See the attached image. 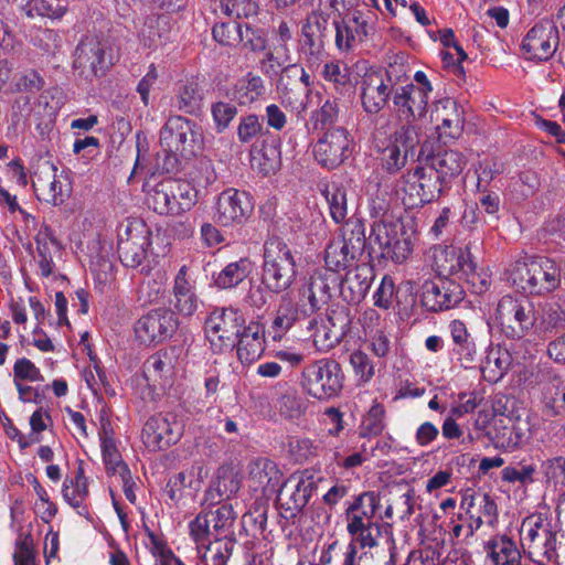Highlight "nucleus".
Here are the masks:
<instances>
[{"mask_svg": "<svg viewBox=\"0 0 565 565\" xmlns=\"http://www.w3.org/2000/svg\"><path fill=\"white\" fill-rule=\"evenodd\" d=\"M420 142V129L399 116H388L374 131L375 149L384 171L395 174L407 163Z\"/></svg>", "mask_w": 565, "mask_h": 565, "instance_id": "f257e3e1", "label": "nucleus"}, {"mask_svg": "<svg viewBox=\"0 0 565 565\" xmlns=\"http://www.w3.org/2000/svg\"><path fill=\"white\" fill-rule=\"evenodd\" d=\"M329 287L320 276L310 277L307 285L299 289V299L284 295L275 310L268 328L273 341L278 342L301 319L312 315L320 308V302L327 298Z\"/></svg>", "mask_w": 565, "mask_h": 565, "instance_id": "f03ea898", "label": "nucleus"}, {"mask_svg": "<svg viewBox=\"0 0 565 565\" xmlns=\"http://www.w3.org/2000/svg\"><path fill=\"white\" fill-rule=\"evenodd\" d=\"M558 529L552 519L542 513L526 516L520 526L523 553L537 565L558 563Z\"/></svg>", "mask_w": 565, "mask_h": 565, "instance_id": "7ed1b4c3", "label": "nucleus"}, {"mask_svg": "<svg viewBox=\"0 0 565 565\" xmlns=\"http://www.w3.org/2000/svg\"><path fill=\"white\" fill-rule=\"evenodd\" d=\"M370 239L377 245L381 256L396 265H402L413 254L418 241L414 222L379 220L372 225Z\"/></svg>", "mask_w": 565, "mask_h": 565, "instance_id": "20e7f679", "label": "nucleus"}, {"mask_svg": "<svg viewBox=\"0 0 565 565\" xmlns=\"http://www.w3.org/2000/svg\"><path fill=\"white\" fill-rule=\"evenodd\" d=\"M509 282L523 294L546 295L561 284V270L550 258L515 262L508 271Z\"/></svg>", "mask_w": 565, "mask_h": 565, "instance_id": "39448f33", "label": "nucleus"}, {"mask_svg": "<svg viewBox=\"0 0 565 565\" xmlns=\"http://www.w3.org/2000/svg\"><path fill=\"white\" fill-rule=\"evenodd\" d=\"M262 279L275 294L287 290L295 281L297 264L289 245L280 237H270L264 244Z\"/></svg>", "mask_w": 565, "mask_h": 565, "instance_id": "423d86ee", "label": "nucleus"}, {"mask_svg": "<svg viewBox=\"0 0 565 565\" xmlns=\"http://www.w3.org/2000/svg\"><path fill=\"white\" fill-rule=\"evenodd\" d=\"M537 312L532 300L523 296H502L495 307L494 320L510 339H522L535 328Z\"/></svg>", "mask_w": 565, "mask_h": 565, "instance_id": "0eeeda50", "label": "nucleus"}, {"mask_svg": "<svg viewBox=\"0 0 565 565\" xmlns=\"http://www.w3.org/2000/svg\"><path fill=\"white\" fill-rule=\"evenodd\" d=\"M199 200V190L186 180H163L147 195V204L160 215H181L190 211Z\"/></svg>", "mask_w": 565, "mask_h": 565, "instance_id": "6e6552de", "label": "nucleus"}, {"mask_svg": "<svg viewBox=\"0 0 565 565\" xmlns=\"http://www.w3.org/2000/svg\"><path fill=\"white\" fill-rule=\"evenodd\" d=\"M444 188L435 171L425 162H420L401 177L397 193L407 209H415L436 201Z\"/></svg>", "mask_w": 565, "mask_h": 565, "instance_id": "1a4fd4ad", "label": "nucleus"}, {"mask_svg": "<svg viewBox=\"0 0 565 565\" xmlns=\"http://www.w3.org/2000/svg\"><path fill=\"white\" fill-rule=\"evenodd\" d=\"M380 497L373 491H367L355 497L345 510L347 531L354 535L355 541L362 543L380 541L382 525L374 520L375 513L381 507Z\"/></svg>", "mask_w": 565, "mask_h": 565, "instance_id": "9d476101", "label": "nucleus"}, {"mask_svg": "<svg viewBox=\"0 0 565 565\" xmlns=\"http://www.w3.org/2000/svg\"><path fill=\"white\" fill-rule=\"evenodd\" d=\"M343 379L338 362L330 359H320L303 369L300 384L311 397L327 401L340 394L343 388Z\"/></svg>", "mask_w": 565, "mask_h": 565, "instance_id": "9b49d317", "label": "nucleus"}, {"mask_svg": "<svg viewBox=\"0 0 565 565\" xmlns=\"http://www.w3.org/2000/svg\"><path fill=\"white\" fill-rule=\"evenodd\" d=\"M160 143L169 153L192 156L201 148L202 131L195 122L174 116L161 129Z\"/></svg>", "mask_w": 565, "mask_h": 565, "instance_id": "f8f14e48", "label": "nucleus"}, {"mask_svg": "<svg viewBox=\"0 0 565 565\" xmlns=\"http://www.w3.org/2000/svg\"><path fill=\"white\" fill-rule=\"evenodd\" d=\"M244 327L243 316L235 309L214 310L205 320V335L215 352L233 349Z\"/></svg>", "mask_w": 565, "mask_h": 565, "instance_id": "ddd939ff", "label": "nucleus"}, {"mask_svg": "<svg viewBox=\"0 0 565 565\" xmlns=\"http://www.w3.org/2000/svg\"><path fill=\"white\" fill-rule=\"evenodd\" d=\"M375 14L370 9H354L340 22H335V45L340 52H349L369 39L375 30Z\"/></svg>", "mask_w": 565, "mask_h": 565, "instance_id": "4468645a", "label": "nucleus"}, {"mask_svg": "<svg viewBox=\"0 0 565 565\" xmlns=\"http://www.w3.org/2000/svg\"><path fill=\"white\" fill-rule=\"evenodd\" d=\"M249 195L233 188L221 192L213 206V221L223 227H235L244 224L253 212Z\"/></svg>", "mask_w": 565, "mask_h": 565, "instance_id": "2eb2a0df", "label": "nucleus"}, {"mask_svg": "<svg viewBox=\"0 0 565 565\" xmlns=\"http://www.w3.org/2000/svg\"><path fill=\"white\" fill-rule=\"evenodd\" d=\"M33 189L39 200L60 206L71 196L72 182L66 173H58L54 164L46 162L35 172Z\"/></svg>", "mask_w": 565, "mask_h": 565, "instance_id": "dca6fc26", "label": "nucleus"}, {"mask_svg": "<svg viewBox=\"0 0 565 565\" xmlns=\"http://www.w3.org/2000/svg\"><path fill=\"white\" fill-rule=\"evenodd\" d=\"M352 152L350 132L342 127L328 129L315 143L313 156L317 162L328 169L343 163Z\"/></svg>", "mask_w": 565, "mask_h": 565, "instance_id": "f3484780", "label": "nucleus"}, {"mask_svg": "<svg viewBox=\"0 0 565 565\" xmlns=\"http://www.w3.org/2000/svg\"><path fill=\"white\" fill-rule=\"evenodd\" d=\"M319 481L320 478L310 470L295 473L287 479L280 489L278 501L289 516H296L308 504Z\"/></svg>", "mask_w": 565, "mask_h": 565, "instance_id": "a211bd4d", "label": "nucleus"}, {"mask_svg": "<svg viewBox=\"0 0 565 565\" xmlns=\"http://www.w3.org/2000/svg\"><path fill=\"white\" fill-rule=\"evenodd\" d=\"M172 311L156 309L140 317L135 324L136 339L146 345L159 344L172 337L177 330Z\"/></svg>", "mask_w": 565, "mask_h": 565, "instance_id": "6ab92c4d", "label": "nucleus"}, {"mask_svg": "<svg viewBox=\"0 0 565 565\" xmlns=\"http://www.w3.org/2000/svg\"><path fill=\"white\" fill-rule=\"evenodd\" d=\"M182 436V425L172 414H156L143 425L141 438L150 450H160L178 443Z\"/></svg>", "mask_w": 565, "mask_h": 565, "instance_id": "aec40b11", "label": "nucleus"}, {"mask_svg": "<svg viewBox=\"0 0 565 565\" xmlns=\"http://www.w3.org/2000/svg\"><path fill=\"white\" fill-rule=\"evenodd\" d=\"M558 45V30L550 20L535 23L523 38L522 51L527 60L547 61Z\"/></svg>", "mask_w": 565, "mask_h": 565, "instance_id": "412c9836", "label": "nucleus"}, {"mask_svg": "<svg viewBox=\"0 0 565 565\" xmlns=\"http://www.w3.org/2000/svg\"><path fill=\"white\" fill-rule=\"evenodd\" d=\"M460 508L470 520L466 530V537L472 536L483 523L494 525L498 521V505L489 493L467 490L462 494Z\"/></svg>", "mask_w": 565, "mask_h": 565, "instance_id": "4be33fe9", "label": "nucleus"}, {"mask_svg": "<svg viewBox=\"0 0 565 565\" xmlns=\"http://www.w3.org/2000/svg\"><path fill=\"white\" fill-rule=\"evenodd\" d=\"M125 236H120L118 252L122 263L129 267H136L146 258L148 248L151 245L150 232L142 222L130 223Z\"/></svg>", "mask_w": 565, "mask_h": 565, "instance_id": "5701e85b", "label": "nucleus"}, {"mask_svg": "<svg viewBox=\"0 0 565 565\" xmlns=\"http://www.w3.org/2000/svg\"><path fill=\"white\" fill-rule=\"evenodd\" d=\"M431 120L436 125L439 139H458L463 130L465 117L460 106L450 98H445L435 104L431 111Z\"/></svg>", "mask_w": 565, "mask_h": 565, "instance_id": "b1692460", "label": "nucleus"}, {"mask_svg": "<svg viewBox=\"0 0 565 565\" xmlns=\"http://www.w3.org/2000/svg\"><path fill=\"white\" fill-rule=\"evenodd\" d=\"M471 253L468 248L436 245L431 248V266L439 276H457L470 269Z\"/></svg>", "mask_w": 565, "mask_h": 565, "instance_id": "393cba45", "label": "nucleus"}, {"mask_svg": "<svg viewBox=\"0 0 565 565\" xmlns=\"http://www.w3.org/2000/svg\"><path fill=\"white\" fill-rule=\"evenodd\" d=\"M428 95L416 88L414 84H407L396 88L393 93L395 113L390 116H399L403 121H413L425 116L428 105Z\"/></svg>", "mask_w": 565, "mask_h": 565, "instance_id": "a878e982", "label": "nucleus"}, {"mask_svg": "<svg viewBox=\"0 0 565 565\" xmlns=\"http://www.w3.org/2000/svg\"><path fill=\"white\" fill-rule=\"evenodd\" d=\"M462 287L451 279L429 281L424 286L423 303L431 311L447 310L456 307L463 299Z\"/></svg>", "mask_w": 565, "mask_h": 565, "instance_id": "bb28decb", "label": "nucleus"}, {"mask_svg": "<svg viewBox=\"0 0 565 565\" xmlns=\"http://www.w3.org/2000/svg\"><path fill=\"white\" fill-rule=\"evenodd\" d=\"M388 86L385 75L376 70L370 68L361 81V103L369 114H377L386 105L388 98Z\"/></svg>", "mask_w": 565, "mask_h": 565, "instance_id": "cd10ccee", "label": "nucleus"}, {"mask_svg": "<svg viewBox=\"0 0 565 565\" xmlns=\"http://www.w3.org/2000/svg\"><path fill=\"white\" fill-rule=\"evenodd\" d=\"M206 477L207 469L201 463H194L169 480L167 493L175 502L185 497L194 498L201 490Z\"/></svg>", "mask_w": 565, "mask_h": 565, "instance_id": "c85d7f7f", "label": "nucleus"}, {"mask_svg": "<svg viewBox=\"0 0 565 565\" xmlns=\"http://www.w3.org/2000/svg\"><path fill=\"white\" fill-rule=\"evenodd\" d=\"M424 162L435 171V175L446 186L462 172L467 159L462 152L449 149L433 153Z\"/></svg>", "mask_w": 565, "mask_h": 565, "instance_id": "c756f323", "label": "nucleus"}, {"mask_svg": "<svg viewBox=\"0 0 565 565\" xmlns=\"http://www.w3.org/2000/svg\"><path fill=\"white\" fill-rule=\"evenodd\" d=\"M280 479L281 472L278 466L268 458H256L248 465V480L255 491L275 492Z\"/></svg>", "mask_w": 565, "mask_h": 565, "instance_id": "7c9ffc66", "label": "nucleus"}, {"mask_svg": "<svg viewBox=\"0 0 565 565\" xmlns=\"http://www.w3.org/2000/svg\"><path fill=\"white\" fill-rule=\"evenodd\" d=\"M264 332L263 326L257 322L243 327L235 343L242 363L250 364L260 358L265 350Z\"/></svg>", "mask_w": 565, "mask_h": 565, "instance_id": "2f4dec72", "label": "nucleus"}, {"mask_svg": "<svg viewBox=\"0 0 565 565\" xmlns=\"http://www.w3.org/2000/svg\"><path fill=\"white\" fill-rule=\"evenodd\" d=\"M448 330L454 343L452 351L465 367H470L478 359V351L466 323L452 320L448 324Z\"/></svg>", "mask_w": 565, "mask_h": 565, "instance_id": "473e14b6", "label": "nucleus"}, {"mask_svg": "<svg viewBox=\"0 0 565 565\" xmlns=\"http://www.w3.org/2000/svg\"><path fill=\"white\" fill-rule=\"evenodd\" d=\"M88 483L84 468L78 465L72 476H66L62 486V495L66 503L75 509L78 514L87 512L85 502L88 498Z\"/></svg>", "mask_w": 565, "mask_h": 565, "instance_id": "72a5a7b5", "label": "nucleus"}, {"mask_svg": "<svg viewBox=\"0 0 565 565\" xmlns=\"http://www.w3.org/2000/svg\"><path fill=\"white\" fill-rule=\"evenodd\" d=\"M484 550L493 565H516L521 559V552L515 542L504 534L491 537Z\"/></svg>", "mask_w": 565, "mask_h": 565, "instance_id": "f704fd0d", "label": "nucleus"}, {"mask_svg": "<svg viewBox=\"0 0 565 565\" xmlns=\"http://www.w3.org/2000/svg\"><path fill=\"white\" fill-rule=\"evenodd\" d=\"M511 363L512 356L507 349L490 347L480 366L482 377L489 383H497L508 372Z\"/></svg>", "mask_w": 565, "mask_h": 565, "instance_id": "c9c22d12", "label": "nucleus"}, {"mask_svg": "<svg viewBox=\"0 0 565 565\" xmlns=\"http://www.w3.org/2000/svg\"><path fill=\"white\" fill-rule=\"evenodd\" d=\"M170 32V21L166 15H150L146 19L139 32L141 44L148 49H157L167 40Z\"/></svg>", "mask_w": 565, "mask_h": 565, "instance_id": "e433bc0d", "label": "nucleus"}, {"mask_svg": "<svg viewBox=\"0 0 565 565\" xmlns=\"http://www.w3.org/2000/svg\"><path fill=\"white\" fill-rule=\"evenodd\" d=\"M175 308L184 316H191L198 308L193 286L188 279V267L183 265L174 279Z\"/></svg>", "mask_w": 565, "mask_h": 565, "instance_id": "4c0bfd02", "label": "nucleus"}, {"mask_svg": "<svg viewBox=\"0 0 565 565\" xmlns=\"http://www.w3.org/2000/svg\"><path fill=\"white\" fill-rule=\"evenodd\" d=\"M319 74L321 78L329 83L338 93H343L351 87V68L341 60H326Z\"/></svg>", "mask_w": 565, "mask_h": 565, "instance_id": "58836bf2", "label": "nucleus"}, {"mask_svg": "<svg viewBox=\"0 0 565 565\" xmlns=\"http://www.w3.org/2000/svg\"><path fill=\"white\" fill-rule=\"evenodd\" d=\"M252 271V262L246 258L227 264L215 277L214 284L222 289L234 288L239 285Z\"/></svg>", "mask_w": 565, "mask_h": 565, "instance_id": "ea45409f", "label": "nucleus"}, {"mask_svg": "<svg viewBox=\"0 0 565 565\" xmlns=\"http://www.w3.org/2000/svg\"><path fill=\"white\" fill-rule=\"evenodd\" d=\"M75 67H89L98 76L105 65V54L102 45L96 41L82 43L76 49Z\"/></svg>", "mask_w": 565, "mask_h": 565, "instance_id": "a19ab883", "label": "nucleus"}, {"mask_svg": "<svg viewBox=\"0 0 565 565\" xmlns=\"http://www.w3.org/2000/svg\"><path fill=\"white\" fill-rule=\"evenodd\" d=\"M264 92L265 85L262 77L247 73L236 82L232 96L239 105H249L257 100Z\"/></svg>", "mask_w": 565, "mask_h": 565, "instance_id": "79ce46f5", "label": "nucleus"}, {"mask_svg": "<svg viewBox=\"0 0 565 565\" xmlns=\"http://www.w3.org/2000/svg\"><path fill=\"white\" fill-rule=\"evenodd\" d=\"M541 186L540 177L535 171H523L511 179L508 195L516 203L533 196Z\"/></svg>", "mask_w": 565, "mask_h": 565, "instance_id": "37998d69", "label": "nucleus"}, {"mask_svg": "<svg viewBox=\"0 0 565 565\" xmlns=\"http://www.w3.org/2000/svg\"><path fill=\"white\" fill-rule=\"evenodd\" d=\"M345 323L337 324L333 317H328L313 334V342L321 351L334 348L343 338Z\"/></svg>", "mask_w": 565, "mask_h": 565, "instance_id": "c03bdc74", "label": "nucleus"}, {"mask_svg": "<svg viewBox=\"0 0 565 565\" xmlns=\"http://www.w3.org/2000/svg\"><path fill=\"white\" fill-rule=\"evenodd\" d=\"M355 253L353 249L348 247V245L343 241H332L327 249L324 255V262L328 269L339 273L348 268L350 263L355 258Z\"/></svg>", "mask_w": 565, "mask_h": 565, "instance_id": "a18cd8bd", "label": "nucleus"}, {"mask_svg": "<svg viewBox=\"0 0 565 565\" xmlns=\"http://www.w3.org/2000/svg\"><path fill=\"white\" fill-rule=\"evenodd\" d=\"M324 198L329 205V212L335 223H342L348 215L347 189L338 184H329L324 190Z\"/></svg>", "mask_w": 565, "mask_h": 565, "instance_id": "49530a36", "label": "nucleus"}, {"mask_svg": "<svg viewBox=\"0 0 565 565\" xmlns=\"http://www.w3.org/2000/svg\"><path fill=\"white\" fill-rule=\"evenodd\" d=\"M146 373L153 381H168L173 372V358L168 351H159L146 361Z\"/></svg>", "mask_w": 565, "mask_h": 565, "instance_id": "de8ad7c7", "label": "nucleus"}, {"mask_svg": "<svg viewBox=\"0 0 565 565\" xmlns=\"http://www.w3.org/2000/svg\"><path fill=\"white\" fill-rule=\"evenodd\" d=\"M102 452L103 460L108 473L114 476L118 473H126L129 469L128 466L121 460V456L117 449L115 439L107 431L102 437Z\"/></svg>", "mask_w": 565, "mask_h": 565, "instance_id": "09e8293b", "label": "nucleus"}, {"mask_svg": "<svg viewBox=\"0 0 565 565\" xmlns=\"http://www.w3.org/2000/svg\"><path fill=\"white\" fill-rule=\"evenodd\" d=\"M385 407L374 402L367 413L363 416L360 435L362 437H375L382 434L385 428Z\"/></svg>", "mask_w": 565, "mask_h": 565, "instance_id": "8fccbe9b", "label": "nucleus"}, {"mask_svg": "<svg viewBox=\"0 0 565 565\" xmlns=\"http://www.w3.org/2000/svg\"><path fill=\"white\" fill-rule=\"evenodd\" d=\"M209 514V519L214 532V537L218 541L221 537H225L234 524L236 514L231 504H222L217 509L205 512Z\"/></svg>", "mask_w": 565, "mask_h": 565, "instance_id": "3c124183", "label": "nucleus"}, {"mask_svg": "<svg viewBox=\"0 0 565 565\" xmlns=\"http://www.w3.org/2000/svg\"><path fill=\"white\" fill-rule=\"evenodd\" d=\"M38 242V264L40 274L43 277H49L54 271V262L50 253L49 243L55 247H58L57 242L52 238L50 230L45 228L40 232L36 237Z\"/></svg>", "mask_w": 565, "mask_h": 565, "instance_id": "603ef678", "label": "nucleus"}, {"mask_svg": "<svg viewBox=\"0 0 565 565\" xmlns=\"http://www.w3.org/2000/svg\"><path fill=\"white\" fill-rule=\"evenodd\" d=\"M348 247L353 249L355 253H360L364 247L365 242V228L364 224L359 218H349L344 221L341 227V238Z\"/></svg>", "mask_w": 565, "mask_h": 565, "instance_id": "864d4df0", "label": "nucleus"}, {"mask_svg": "<svg viewBox=\"0 0 565 565\" xmlns=\"http://www.w3.org/2000/svg\"><path fill=\"white\" fill-rule=\"evenodd\" d=\"M213 38L221 45L236 46L242 41V25L235 21L215 23Z\"/></svg>", "mask_w": 565, "mask_h": 565, "instance_id": "5fc2aeb1", "label": "nucleus"}, {"mask_svg": "<svg viewBox=\"0 0 565 565\" xmlns=\"http://www.w3.org/2000/svg\"><path fill=\"white\" fill-rule=\"evenodd\" d=\"M355 379L360 383H369L375 375V365L362 350H354L349 358Z\"/></svg>", "mask_w": 565, "mask_h": 565, "instance_id": "6e6d98bb", "label": "nucleus"}, {"mask_svg": "<svg viewBox=\"0 0 565 565\" xmlns=\"http://www.w3.org/2000/svg\"><path fill=\"white\" fill-rule=\"evenodd\" d=\"M12 375L13 382L36 383L44 381V376L40 367H38L35 363L28 358H19L15 360Z\"/></svg>", "mask_w": 565, "mask_h": 565, "instance_id": "4d7b16f0", "label": "nucleus"}, {"mask_svg": "<svg viewBox=\"0 0 565 565\" xmlns=\"http://www.w3.org/2000/svg\"><path fill=\"white\" fill-rule=\"evenodd\" d=\"M21 10L29 18L47 17L51 19H60L66 12L65 7L58 6L53 8L45 0H26V2L22 4Z\"/></svg>", "mask_w": 565, "mask_h": 565, "instance_id": "13d9d810", "label": "nucleus"}, {"mask_svg": "<svg viewBox=\"0 0 565 565\" xmlns=\"http://www.w3.org/2000/svg\"><path fill=\"white\" fill-rule=\"evenodd\" d=\"M33 489L36 494V500L34 502L35 513L41 518L42 521L49 523L55 516L57 508L50 500L47 491L36 479L33 480Z\"/></svg>", "mask_w": 565, "mask_h": 565, "instance_id": "bf43d9fd", "label": "nucleus"}, {"mask_svg": "<svg viewBox=\"0 0 565 565\" xmlns=\"http://www.w3.org/2000/svg\"><path fill=\"white\" fill-rule=\"evenodd\" d=\"M460 279H465L476 294L484 292L491 285V274L489 269L478 268L472 259L470 260V269L465 270Z\"/></svg>", "mask_w": 565, "mask_h": 565, "instance_id": "052dcab7", "label": "nucleus"}, {"mask_svg": "<svg viewBox=\"0 0 565 565\" xmlns=\"http://www.w3.org/2000/svg\"><path fill=\"white\" fill-rule=\"evenodd\" d=\"M351 540L347 546V550L343 554L342 565H362L364 558H366V552L364 550L373 548L379 545L380 541L373 540V542L362 543L360 541H355L354 535H350Z\"/></svg>", "mask_w": 565, "mask_h": 565, "instance_id": "680f3d73", "label": "nucleus"}, {"mask_svg": "<svg viewBox=\"0 0 565 565\" xmlns=\"http://www.w3.org/2000/svg\"><path fill=\"white\" fill-rule=\"evenodd\" d=\"M278 151L275 148H264L252 153V166L264 174L274 172L278 166Z\"/></svg>", "mask_w": 565, "mask_h": 565, "instance_id": "e2e57ef3", "label": "nucleus"}, {"mask_svg": "<svg viewBox=\"0 0 565 565\" xmlns=\"http://www.w3.org/2000/svg\"><path fill=\"white\" fill-rule=\"evenodd\" d=\"M202 96L194 84L184 85L179 92L178 107L186 114H193L200 109Z\"/></svg>", "mask_w": 565, "mask_h": 565, "instance_id": "0e129e2a", "label": "nucleus"}, {"mask_svg": "<svg viewBox=\"0 0 565 565\" xmlns=\"http://www.w3.org/2000/svg\"><path fill=\"white\" fill-rule=\"evenodd\" d=\"M230 556L231 548L228 545L216 542L206 547L198 565H226Z\"/></svg>", "mask_w": 565, "mask_h": 565, "instance_id": "69168bd1", "label": "nucleus"}, {"mask_svg": "<svg viewBox=\"0 0 565 565\" xmlns=\"http://www.w3.org/2000/svg\"><path fill=\"white\" fill-rule=\"evenodd\" d=\"M14 565H36L31 535L20 536L13 553Z\"/></svg>", "mask_w": 565, "mask_h": 565, "instance_id": "338daca9", "label": "nucleus"}, {"mask_svg": "<svg viewBox=\"0 0 565 565\" xmlns=\"http://www.w3.org/2000/svg\"><path fill=\"white\" fill-rule=\"evenodd\" d=\"M542 471L548 481L555 486H565V458L555 457L543 461Z\"/></svg>", "mask_w": 565, "mask_h": 565, "instance_id": "774afa93", "label": "nucleus"}]
</instances>
